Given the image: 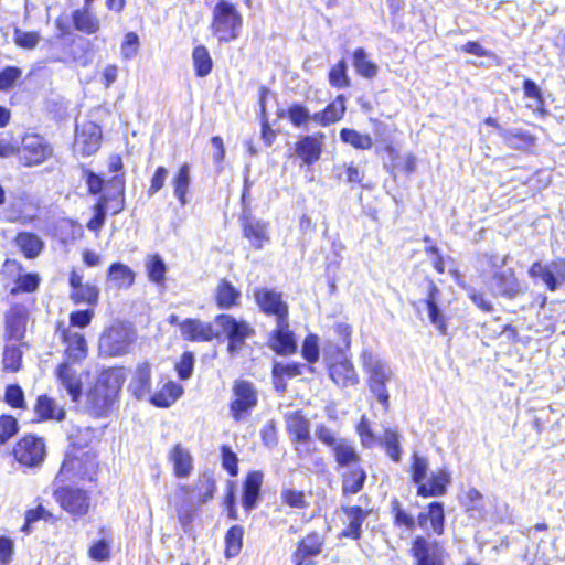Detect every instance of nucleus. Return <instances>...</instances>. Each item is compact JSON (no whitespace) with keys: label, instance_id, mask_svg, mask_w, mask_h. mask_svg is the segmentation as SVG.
<instances>
[{"label":"nucleus","instance_id":"obj_1","mask_svg":"<svg viewBox=\"0 0 565 565\" xmlns=\"http://www.w3.org/2000/svg\"><path fill=\"white\" fill-rule=\"evenodd\" d=\"M361 360L367 374L370 391L384 409L387 411L390 407V394L386 385L393 377L392 369L383 359L369 351L362 353Z\"/></svg>","mask_w":565,"mask_h":565},{"label":"nucleus","instance_id":"obj_2","mask_svg":"<svg viewBox=\"0 0 565 565\" xmlns=\"http://www.w3.org/2000/svg\"><path fill=\"white\" fill-rule=\"evenodd\" d=\"M243 28V17L236 7L220 0L213 9L212 32L220 42L228 43L236 40Z\"/></svg>","mask_w":565,"mask_h":565},{"label":"nucleus","instance_id":"obj_3","mask_svg":"<svg viewBox=\"0 0 565 565\" xmlns=\"http://www.w3.org/2000/svg\"><path fill=\"white\" fill-rule=\"evenodd\" d=\"M217 332L224 334L228 341L227 352L231 355L239 353L247 339L254 337V328L244 320H238L231 315L221 313L214 319Z\"/></svg>","mask_w":565,"mask_h":565},{"label":"nucleus","instance_id":"obj_4","mask_svg":"<svg viewBox=\"0 0 565 565\" xmlns=\"http://www.w3.org/2000/svg\"><path fill=\"white\" fill-rule=\"evenodd\" d=\"M136 340L134 330L120 322L111 324L99 339V351L107 356H122L129 353Z\"/></svg>","mask_w":565,"mask_h":565},{"label":"nucleus","instance_id":"obj_5","mask_svg":"<svg viewBox=\"0 0 565 565\" xmlns=\"http://www.w3.org/2000/svg\"><path fill=\"white\" fill-rule=\"evenodd\" d=\"M232 391L230 413L235 422H242L257 406L258 393L254 384L245 380H236Z\"/></svg>","mask_w":565,"mask_h":565},{"label":"nucleus","instance_id":"obj_6","mask_svg":"<svg viewBox=\"0 0 565 565\" xmlns=\"http://www.w3.org/2000/svg\"><path fill=\"white\" fill-rule=\"evenodd\" d=\"M18 154L23 166L34 167L53 156V147L42 136L28 134L22 138Z\"/></svg>","mask_w":565,"mask_h":565},{"label":"nucleus","instance_id":"obj_7","mask_svg":"<svg viewBox=\"0 0 565 565\" xmlns=\"http://www.w3.org/2000/svg\"><path fill=\"white\" fill-rule=\"evenodd\" d=\"M414 565H445L446 551L444 545L429 536L417 535L411 546Z\"/></svg>","mask_w":565,"mask_h":565},{"label":"nucleus","instance_id":"obj_8","mask_svg":"<svg viewBox=\"0 0 565 565\" xmlns=\"http://www.w3.org/2000/svg\"><path fill=\"white\" fill-rule=\"evenodd\" d=\"M529 276L541 279L550 291H555L565 284V260L535 262L529 269Z\"/></svg>","mask_w":565,"mask_h":565},{"label":"nucleus","instance_id":"obj_9","mask_svg":"<svg viewBox=\"0 0 565 565\" xmlns=\"http://www.w3.org/2000/svg\"><path fill=\"white\" fill-rule=\"evenodd\" d=\"M45 444L42 438L26 435L13 448L14 458L23 466L38 467L45 458Z\"/></svg>","mask_w":565,"mask_h":565},{"label":"nucleus","instance_id":"obj_10","mask_svg":"<svg viewBox=\"0 0 565 565\" xmlns=\"http://www.w3.org/2000/svg\"><path fill=\"white\" fill-rule=\"evenodd\" d=\"M53 495L61 508L73 518L83 516L88 512L89 497L84 490L71 487H61L54 491Z\"/></svg>","mask_w":565,"mask_h":565},{"label":"nucleus","instance_id":"obj_11","mask_svg":"<svg viewBox=\"0 0 565 565\" xmlns=\"http://www.w3.org/2000/svg\"><path fill=\"white\" fill-rule=\"evenodd\" d=\"M96 461L93 455L88 452L82 456L67 454L58 472V476L65 480L89 479L95 473Z\"/></svg>","mask_w":565,"mask_h":565},{"label":"nucleus","instance_id":"obj_12","mask_svg":"<svg viewBox=\"0 0 565 565\" xmlns=\"http://www.w3.org/2000/svg\"><path fill=\"white\" fill-rule=\"evenodd\" d=\"M168 502L174 507L179 523L186 531L199 507L191 492V486L179 484Z\"/></svg>","mask_w":565,"mask_h":565},{"label":"nucleus","instance_id":"obj_13","mask_svg":"<svg viewBox=\"0 0 565 565\" xmlns=\"http://www.w3.org/2000/svg\"><path fill=\"white\" fill-rule=\"evenodd\" d=\"M256 303L267 316H274L277 321L288 319L289 310L282 294L269 288H257L254 292Z\"/></svg>","mask_w":565,"mask_h":565},{"label":"nucleus","instance_id":"obj_14","mask_svg":"<svg viewBox=\"0 0 565 565\" xmlns=\"http://www.w3.org/2000/svg\"><path fill=\"white\" fill-rule=\"evenodd\" d=\"M426 297L418 302H414L413 306L418 308L419 303H424L428 311V318L430 323L439 331L440 334H447V323L445 316L439 308V299L441 296L440 290L437 288L431 279L425 280Z\"/></svg>","mask_w":565,"mask_h":565},{"label":"nucleus","instance_id":"obj_15","mask_svg":"<svg viewBox=\"0 0 565 565\" xmlns=\"http://www.w3.org/2000/svg\"><path fill=\"white\" fill-rule=\"evenodd\" d=\"M102 129L93 121H86L76 128L74 151L84 157L94 154L100 147Z\"/></svg>","mask_w":565,"mask_h":565},{"label":"nucleus","instance_id":"obj_16","mask_svg":"<svg viewBox=\"0 0 565 565\" xmlns=\"http://www.w3.org/2000/svg\"><path fill=\"white\" fill-rule=\"evenodd\" d=\"M324 139L326 135L323 132L302 136L295 143V153L303 164L311 166L320 159Z\"/></svg>","mask_w":565,"mask_h":565},{"label":"nucleus","instance_id":"obj_17","mask_svg":"<svg viewBox=\"0 0 565 565\" xmlns=\"http://www.w3.org/2000/svg\"><path fill=\"white\" fill-rule=\"evenodd\" d=\"M417 525L427 534L443 535L445 532V510L441 502H430L425 511L417 515Z\"/></svg>","mask_w":565,"mask_h":565},{"label":"nucleus","instance_id":"obj_18","mask_svg":"<svg viewBox=\"0 0 565 565\" xmlns=\"http://www.w3.org/2000/svg\"><path fill=\"white\" fill-rule=\"evenodd\" d=\"M115 399L109 393L94 385L86 394L83 408L93 417H107Z\"/></svg>","mask_w":565,"mask_h":565},{"label":"nucleus","instance_id":"obj_19","mask_svg":"<svg viewBox=\"0 0 565 565\" xmlns=\"http://www.w3.org/2000/svg\"><path fill=\"white\" fill-rule=\"evenodd\" d=\"M180 332L184 340L193 342H209L220 338L212 323L199 319H185L180 323Z\"/></svg>","mask_w":565,"mask_h":565},{"label":"nucleus","instance_id":"obj_20","mask_svg":"<svg viewBox=\"0 0 565 565\" xmlns=\"http://www.w3.org/2000/svg\"><path fill=\"white\" fill-rule=\"evenodd\" d=\"M56 376L71 399L77 402L82 395V379L78 371L70 362H63L56 370Z\"/></svg>","mask_w":565,"mask_h":565},{"label":"nucleus","instance_id":"obj_21","mask_svg":"<svg viewBox=\"0 0 565 565\" xmlns=\"http://www.w3.org/2000/svg\"><path fill=\"white\" fill-rule=\"evenodd\" d=\"M128 390L137 399H145L151 393V365L143 361L136 365Z\"/></svg>","mask_w":565,"mask_h":565},{"label":"nucleus","instance_id":"obj_22","mask_svg":"<svg viewBox=\"0 0 565 565\" xmlns=\"http://www.w3.org/2000/svg\"><path fill=\"white\" fill-rule=\"evenodd\" d=\"M286 430L291 443H303L310 438V422L301 411L285 414Z\"/></svg>","mask_w":565,"mask_h":565},{"label":"nucleus","instance_id":"obj_23","mask_svg":"<svg viewBox=\"0 0 565 565\" xmlns=\"http://www.w3.org/2000/svg\"><path fill=\"white\" fill-rule=\"evenodd\" d=\"M270 348L278 354H291L296 351L297 344L294 333L289 331L288 319L276 322V329L270 338Z\"/></svg>","mask_w":565,"mask_h":565},{"label":"nucleus","instance_id":"obj_24","mask_svg":"<svg viewBox=\"0 0 565 565\" xmlns=\"http://www.w3.org/2000/svg\"><path fill=\"white\" fill-rule=\"evenodd\" d=\"M323 539L318 533H310L305 536L298 544L292 554V563L295 565H306V562L322 552Z\"/></svg>","mask_w":565,"mask_h":565},{"label":"nucleus","instance_id":"obj_25","mask_svg":"<svg viewBox=\"0 0 565 565\" xmlns=\"http://www.w3.org/2000/svg\"><path fill=\"white\" fill-rule=\"evenodd\" d=\"M243 234L256 249H262L270 241L268 223L255 217L243 220Z\"/></svg>","mask_w":565,"mask_h":565},{"label":"nucleus","instance_id":"obj_26","mask_svg":"<svg viewBox=\"0 0 565 565\" xmlns=\"http://www.w3.org/2000/svg\"><path fill=\"white\" fill-rule=\"evenodd\" d=\"M492 288L497 295L509 299L521 292L520 284L512 269L497 271L492 277Z\"/></svg>","mask_w":565,"mask_h":565},{"label":"nucleus","instance_id":"obj_27","mask_svg":"<svg viewBox=\"0 0 565 565\" xmlns=\"http://www.w3.org/2000/svg\"><path fill=\"white\" fill-rule=\"evenodd\" d=\"M125 381L124 367H109L100 372L95 385L116 398Z\"/></svg>","mask_w":565,"mask_h":565},{"label":"nucleus","instance_id":"obj_28","mask_svg":"<svg viewBox=\"0 0 565 565\" xmlns=\"http://www.w3.org/2000/svg\"><path fill=\"white\" fill-rule=\"evenodd\" d=\"M63 340L66 344L65 354L72 362H81L87 355V343L85 337L71 329L63 332Z\"/></svg>","mask_w":565,"mask_h":565},{"label":"nucleus","instance_id":"obj_29","mask_svg":"<svg viewBox=\"0 0 565 565\" xmlns=\"http://www.w3.org/2000/svg\"><path fill=\"white\" fill-rule=\"evenodd\" d=\"M341 473L342 494L352 495L359 493L365 483L366 471L360 465L344 468Z\"/></svg>","mask_w":565,"mask_h":565},{"label":"nucleus","instance_id":"obj_30","mask_svg":"<svg viewBox=\"0 0 565 565\" xmlns=\"http://www.w3.org/2000/svg\"><path fill=\"white\" fill-rule=\"evenodd\" d=\"M339 469L353 467L361 463V457L353 443L343 438L331 449Z\"/></svg>","mask_w":565,"mask_h":565},{"label":"nucleus","instance_id":"obj_31","mask_svg":"<svg viewBox=\"0 0 565 565\" xmlns=\"http://www.w3.org/2000/svg\"><path fill=\"white\" fill-rule=\"evenodd\" d=\"M345 113V98L339 95L331 102L323 110L317 111L312 115V121L322 127H327L342 119Z\"/></svg>","mask_w":565,"mask_h":565},{"label":"nucleus","instance_id":"obj_32","mask_svg":"<svg viewBox=\"0 0 565 565\" xmlns=\"http://www.w3.org/2000/svg\"><path fill=\"white\" fill-rule=\"evenodd\" d=\"M449 483V473L441 469L437 473H433L427 482L417 488V494L423 498L441 497L446 493Z\"/></svg>","mask_w":565,"mask_h":565},{"label":"nucleus","instance_id":"obj_33","mask_svg":"<svg viewBox=\"0 0 565 565\" xmlns=\"http://www.w3.org/2000/svg\"><path fill=\"white\" fill-rule=\"evenodd\" d=\"M331 380L339 386L347 387L358 384L359 376L354 366L348 360L335 362L329 367Z\"/></svg>","mask_w":565,"mask_h":565},{"label":"nucleus","instance_id":"obj_34","mask_svg":"<svg viewBox=\"0 0 565 565\" xmlns=\"http://www.w3.org/2000/svg\"><path fill=\"white\" fill-rule=\"evenodd\" d=\"M263 483V473L252 471L247 475L243 486V507L246 511L256 508Z\"/></svg>","mask_w":565,"mask_h":565},{"label":"nucleus","instance_id":"obj_35","mask_svg":"<svg viewBox=\"0 0 565 565\" xmlns=\"http://www.w3.org/2000/svg\"><path fill=\"white\" fill-rule=\"evenodd\" d=\"M347 516V527L343 530V536L358 540L361 536V527L363 522L369 515V511L363 510L360 507H347L342 508Z\"/></svg>","mask_w":565,"mask_h":565},{"label":"nucleus","instance_id":"obj_36","mask_svg":"<svg viewBox=\"0 0 565 565\" xmlns=\"http://www.w3.org/2000/svg\"><path fill=\"white\" fill-rule=\"evenodd\" d=\"M35 414L42 420L54 419L61 422L65 418V411L58 406L54 398L47 395H40L34 406Z\"/></svg>","mask_w":565,"mask_h":565},{"label":"nucleus","instance_id":"obj_37","mask_svg":"<svg viewBox=\"0 0 565 565\" xmlns=\"http://www.w3.org/2000/svg\"><path fill=\"white\" fill-rule=\"evenodd\" d=\"M14 241L24 257L29 259L36 258L44 247L43 241L38 235L29 232L19 233Z\"/></svg>","mask_w":565,"mask_h":565},{"label":"nucleus","instance_id":"obj_38","mask_svg":"<svg viewBox=\"0 0 565 565\" xmlns=\"http://www.w3.org/2000/svg\"><path fill=\"white\" fill-rule=\"evenodd\" d=\"M216 486L212 476L207 472L201 473L191 487V492L198 505L209 502L215 492Z\"/></svg>","mask_w":565,"mask_h":565},{"label":"nucleus","instance_id":"obj_39","mask_svg":"<svg viewBox=\"0 0 565 565\" xmlns=\"http://www.w3.org/2000/svg\"><path fill=\"white\" fill-rule=\"evenodd\" d=\"M183 394L180 384L169 381L162 388L150 396V402L157 407H169Z\"/></svg>","mask_w":565,"mask_h":565},{"label":"nucleus","instance_id":"obj_40","mask_svg":"<svg viewBox=\"0 0 565 565\" xmlns=\"http://www.w3.org/2000/svg\"><path fill=\"white\" fill-rule=\"evenodd\" d=\"M191 184L190 166L183 163L171 180L173 194L182 206L188 204L186 194Z\"/></svg>","mask_w":565,"mask_h":565},{"label":"nucleus","instance_id":"obj_41","mask_svg":"<svg viewBox=\"0 0 565 565\" xmlns=\"http://www.w3.org/2000/svg\"><path fill=\"white\" fill-rule=\"evenodd\" d=\"M107 278L115 287L127 289L135 281V273L122 263H113L108 268Z\"/></svg>","mask_w":565,"mask_h":565},{"label":"nucleus","instance_id":"obj_42","mask_svg":"<svg viewBox=\"0 0 565 565\" xmlns=\"http://www.w3.org/2000/svg\"><path fill=\"white\" fill-rule=\"evenodd\" d=\"M241 298V291L236 289L228 280L222 279L215 290V299L220 309H231L237 305Z\"/></svg>","mask_w":565,"mask_h":565},{"label":"nucleus","instance_id":"obj_43","mask_svg":"<svg viewBox=\"0 0 565 565\" xmlns=\"http://www.w3.org/2000/svg\"><path fill=\"white\" fill-rule=\"evenodd\" d=\"M352 57L355 72L360 76L372 79L377 75L379 66L367 58V54L363 47L354 50Z\"/></svg>","mask_w":565,"mask_h":565},{"label":"nucleus","instance_id":"obj_44","mask_svg":"<svg viewBox=\"0 0 565 565\" xmlns=\"http://www.w3.org/2000/svg\"><path fill=\"white\" fill-rule=\"evenodd\" d=\"M501 137L503 138L504 142L513 149L516 150H524L534 145V137L522 130H502L500 132Z\"/></svg>","mask_w":565,"mask_h":565},{"label":"nucleus","instance_id":"obj_45","mask_svg":"<svg viewBox=\"0 0 565 565\" xmlns=\"http://www.w3.org/2000/svg\"><path fill=\"white\" fill-rule=\"evenodd\" d=\"M174 473L179 478L188 477L192 471V458L188 450L177 445L171 451Z\"/></svg>","mask_w":565,"mask_h":565},{"label":"nucleus","instance_id":"obj_46","mask_svg":"<svg viewBox=\"0 0 565 565\" xmlns=\"http://www.w3.org/2000/svg\"><path fill=\"white\" fill-rule=\"evenodd\" d=\"M99 533L104 535L100 540L94 542L88 548V556L97 562L108 561L110 558L111 539L105 527H100Z\"/></svg>","mask_w":565,"mask_h":565},{"label":"nucleus","instance_id":"obj_47","mask_svg":"<svg viewBox=\"0 0 565 565\" xmlns=\"http://www.w3.org/2000/svg\"><path fill=\"white\" fill-rule=\"evenodd\" d=\"M192 60L196 76H207L213 67L212 57L204 45L195 46L192 52Z\"/></svg>","mask_w":565,"mask_h":565},{"label":"nucleus","instance_id":"obj_48","mask_svg":"<svg viewBox=\"0 0 565 565\" xmlns=\"http://www.w3.org/2000/svg\"><path fill=\"white\" fill-rule=\"evenodd\" d=\"M391 513L393 515V524L396 527H405L413 531L417 524V519L411 515L397 499L391 501Z\"/></svg>","mask_w":565,"mask_h":565},{"label":"nucleus","instance_id":"obj_49","mask_svg":"<svg viewBox=\"0 0 565 565\" xmlns=\"http://www.w3.org/2000/svg\"><path fill=\"white\" fill-rule=\"evenodd\" d=\"M73 22L76 30L93 34L99 29L98 19L87 10H75L73 12Z\"/></svg>","mask_w":565,"mask_h":565},{"label":"nucleus","instance_id":"obj_50","mask_svg":"<svg viewBox=\"0 0 565 565\" xmlns=\"http://www.w3.org/2000/svg\"><path fill=\"white\" fill-rule=\"evenodd\" d=\"M244 530L241 525H233L225 535V557L232 558L239 554L243 546Z\"/></svg>","mask_w":565,"mask_h":565},{"label":"nucleus","instance_id":"obj_51","mask_svg":"<svg viewBox=\"0 0 565 565\" xmlns=\"http://www.w3.org/2000/svg\"><path fill=\"white\" fill-rule=\"evenodd\" d=\"M340 138L344 143H349L355 149L369 150L373 146V140L370 135L361 134L350 128L341 129Z\"/></svg>","mask_w":565,"mask_h":565},{"label":"nucleus","instance_id":"obj_52","mask_svg":"<svg viewBox=\"0 0 565 565\" xmlns=\"http://www.w3.org/2000/svg\"><path fill=\"white\" fill-rule=\"evenodd\" d=\"M146 270L150 281L154 284H163L166 280L167 266L159 255L148 256L146 260Z\"/></svg>","mask_w":565,"mask_h":565},{"label":"nucleus","instance_id":"obj_53","mask_svg":"<svg viewBox=\"0 0 565 565\" xmlns=\"http://www.w3.org/2000/svg\"><path fill=\"white\" fill-rule=\"evenodd\" d=\"M99 290L96 286L84 284L75 288L70 294V299L75 303L96 305L98 301Z\"/></svg>","mask_w":565,"mask_h":565},{"label":"nucleus","instance_id":"obj_54","mask_svg":"<svg viewBox=\"0 0 565 565\" xmlns=\"http://www.w3.org/2000/svg\"><path fill=\"white\" fill-rule=\"evenodd\" d=\"M329 83L335 88H347L350 86V79L347 74V63L339 61L329 72Z\"/></svg>","mask_w":565,"mask_h":565},{"label":"nucleus","instance_id":"obj_55","mask_svg":"<svg viewBox=\"0 0 565 565\" xmlns=\"http://www.w3.org/2000/svg\"><path fill=\"white\" fill-rule=\"evenodd\" d=\"M382 444L385 446L387 456L395 462L401 460L399 435L392 429H386Z\"/></svg>","mask_w":565,"mask_h":565},{"label":"nucleus","instance_id":"obj_56","mask_svg":"<svg viewBox=\"0 0 565 565\" xmlns=\"http://www.w3.org/2000/svg\"><path fill=\"white\" fill-rule=\"evenodd\" d=\"M335 177L340 181H345L350 184H358L362 182L363 173L352 163L341 164L335 167Z\"/></svg>","mask_w":565,"mask_h":565},{"label":"nucleus","instance_id":"obj_57","mask_svg":"<svg viewBox=\"0 0 565 565\" xmlns=\"http://www.w3.org/2000/svg\"><path fill=\"white\" fill-rule=\"evenodd\" d=\"M22 353L15 345H7L3 350L2 365L4 371L17 372L20 367Z\"/></svg>","mask_w":565,"mask_h":565},{"label":"nucleus","instance_id":"obj_58","mask_svg":"<svg viewBox=\"0 0 565 565\" xmlns=\"http://www.w3.org/2000/svg\"><path fill=\"white\" fill-rule=\"evenodd\" d=\"M19 430L17 419L10 415L0 416V446L4 445Z\"/></svg>","mask_w":565,"mask_h":565},{"label":"nucleus","instance_id":"obj_59","mask_svg":"<svg viewBox=\"0 0 565 565\" xmlns=\"http://www.w3.org/2000/svg\"><path fill=\"white\" fill-rule=\"evenodd\" d=\"M95 215L87 223V228L93 232H98L105 223L107 214V199L100 198L94 206Z\"/></svg>","mask_w":565,"mask_h":565},{"label":"nucleus","instance_id":"obj_60","mask_svg":"<svg viewBox=\"0 0 565 565\" xmlns=\"http://www.w3.org/2000/svg\"><path fill=\"white\" fill-rule=\"evenodd\" d=\"M288 118L295 127H302L312 120V115L303 105L294 104L288 108Z\"/></svg>","mask_w":565,"mask_h":565},{"label":"nucleus","instance_id":"obj_61","mask_svg":"<svg viewBox=\"0 0 565 565\" xmlns=\"http://www.w3.org/2000/svg\"><path fill=\"white\" fill-rule=\"evenodd\" d=\"M22 71L15 66H7L0 72V90L11 89L20 79Z\"/></svg>","mask_w":565,"mask_h":565},{"label":"nucleus","instance_id":"obj_62","mask_svg":"<svg viewBox=\"0 0 565 565\" xmlns=\"http://www.w3.org/2000/svg\"><path fill=\"white\" fill-rule=\"evenodd\" d=\"M315 435L320 443L328 446L330 449L343 439V437L337 436V434L324 424H318L316 426Z\"/></svg>","mask_w":565,"mask_h":565},{"label":"nucleus","instance_id":"obj_63","mask_svg":"<svg viewBox=\"0 0 565 565\" xmlns=\"http://www.w3.org/2000/svg\"><path fill=\"white\" fill-rule=\"evenodd\" d=\"M428 470V461L426 458L419 457L417 454H414L413 456V463H412V479L414 483H416L418 487L420 484H424V480L426 478Z\"/></svg>","mask_w":565,"mask_h":565},{"label":"nucleus","instance_id":"obj_64","mask_svg":"<svg viewBox=\"0 0 565 565\" xmlns=\"http://www.w3.org/2000/svg\"><path fill=\"white\" fill-rule=\"evenodd\" d=\"M194 361L195 359L192 352H184L180 361L175 364V371L182 381L189 380L192 376Z\"/></svg>","mask_w":565,"mask_h":565}]
</instances>
